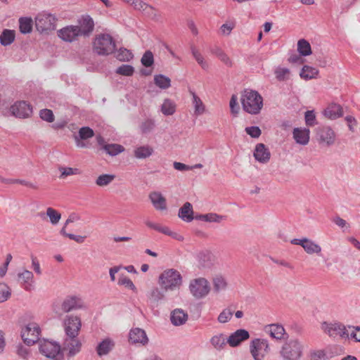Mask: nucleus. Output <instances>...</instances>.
I'll use <instances>...</instances> for the list:
<instances>
[{"label": "nucleus", "instance_id": "27", "mask_svg": "<svg viewBox=\"0 0 360 360\" xmlns=\"http://www.w3.org/2000/svg\"><path fill=\"white\" fill-rule=\"evenodd\" d=\"M149 198L156 210H165L167 209L166 199L160 193L152 192L149 195Z\"/></svg>", "mask_w": 360, "mask_h": 360}, {"label": "nucleus", "instance_id": "17", "mask_svg": "<svg viewBox=\"0 0 360 360\" xmlns=\"http://www.w3.org/2000/svg\"><path fill=\"white\" fill-rule=\"evenodd\" d=\"M324 330L330 337L349 338L345 326L340 323H327L324 326Z\"/></svg>", "mask_w": 360, "mask_h": 360}, {"label": "nucleus", "instance_id": "11", "mask_svg": "<svg viewBox=\"0 0 360 360\" xmlns=\"http://www.w3.org/2000/svg\"><path fill=\"white\" fill-rule=\"evenodd\" d=\"M77 29L81 37H89L94 31L95 22L94 19L89 14L82 15L77 19Z\"/></svg>", "mask_w": 360, "mask_h": 360}, {"label": "nucleus", "instance_id": "13", "mask_svg": "<svg viewBox=\"0 0 360 360\" xmlns=\"http://www.w3.org/2000/svg\"><path fill=\"white\" fill-rule=\"evenodd\" d=\"M11 115L17 118L29 117L32 113V106L26 101H16L10 107Z\"/></svg>", "mask_w": 360, "mask_h": 360}, {"label": "nucleus", "instance_id": "3", "mask_svg": "<svg viewBox=\"0 0 360 360\" xmlns=\"http://www.w3.org/2000/svg\"><path fill=\"white\" fill-rule=\"evenodd\" d=\"M93 51L99 56H108L114 53L115 41L109 34H98L94 39Z\"/></svg>", "mask_w": 360, "mask_h": 360}, {"label": "nucleus", "instance_id": "59", "mask_svg": "<svg viewBox=\"0 0 360 360\" xmlns=\"http://www.w3.org/2000/svg\"><path fill=\"white\" fill-rule=\"evenodd\" d=\"M118 285H124L125 287L132 290H135L136 287L134 285L133 282L130 278H129L127 276L121 275L119 280H118Z\"/></svg>", "mask_w": 360, "mask_h": 360}, {"label": "nucleus", "instance_id": "60", "mask_svg": "<svg viewBox=\"0 0 360 360\" xmlns=\"http://www.w3.org/2000/svg\"><path fill=\"white\" fill-rule=\"evenodd\" d=\"M16 353L23 360H28L30 351L28 348L20 344L17 346Z\"/></svg>", "mask_w": 360, "mask_h": 360}, {"label": "nucleus", "instance_id": "62", "mask_svg": "<svg viewBox=\"0 0 360 360\" xmlns=\"http://www.w3.org/2000/svg\"><path fill=\"white\" fill-rule=\"evenodd\" d=\"M245 130L252 138H258L262 134L261 129L256 126L246 127Z\"/></svg>", "mask_w": 360, "mask_h": 360}, {"label": "nucleus", "instance_id": "44", "mask_svg": "<svg viewBox=\"0 0 360 360\" xmlns=\"http://www.w3.org/2000/svg\"><path fill=\"white\" fill-rule=\"evenodd\" d=\"M175 104L169 99H165L161 106V111L165 115H172L175 112Z\"/></svg>", "mask_w": 360, "mask_h": 360}, {"label": "nucleus", "instance_id": "58", "mask_svg": "<svg viewBox=\"0 0 360 360\" xmlns=\"http://www.w3.org/2000/svg\"><path fill=\"white\" fill-rule=\"evenodd\" d=\"M59 170L61 172V174L60 176V179H63L68 176L77 174L79 173V170L77 168L72 167H59Z\"/></svg>", "mask_w": 360, "mask_h": 360}, {"label": "nucleus", "instance_id": "18", "mask_svg": "<svg viewBox=\"0 0 360 360\" xmlns=\"http://www.w3.org/2000/svg\"><path fill=\"white\" fill-rule=\"evenodd\" d=\"M250 338V334L248 330L245 329H238L234 333H231L227 338L228 344L235 347L238 346L242 342L248 340Z\"/></svg>", "mask_w": 360, "mask_h": 360}, {"label": "nucleus", "instance_id": "4", "mask_svg": "<svg viewBox=\"0 0 360 360\" xmlns=\"http://www.w3.org/2000/svg\"><path fill=\"white\" fill-rule=\"evenodd\" d=\"M84 307V302L81 297L75 295H69L63 300L60 305L53 304V311L58 317H60L63 314Z\"/></svg>", "mask_w": 360, "mask_h": 360}, {"label": "nucleus", "instance_id": "39", "mask_svg": "<svg viewBox=\"0 0 360 360\" xmlns=\"http://www.w3.org/2000/svg\"><path fill=\"white\" fill-rule=\"evenodd\" d=\"M154 83L160 89H166L171 86V80L163 75H157L154 77Z\"/></svg>", "mask_w": 360, "mask_h": 360}, {"label": "nucleus", "instance_id": "1", "mask_svg": "<svg viewBox=\"0 0 360 360\" xmlns=\"http://www.w3.org/2000/svg\"><path fill=\"white\" fill-rule=\"evenodd\" d=\"M304 352L303 342L297 338H291L282 345L278 354L281 360H301Z\"/></svg>", "mask_w": 360, "mask_h": 360}, {"label": "nucleus", "instance_id": "48", "mask_svg": "<svg viewBox=\"0 0 360 360\" xmlns=\"http://www.w3.org/2000/svg\"><path fill=\"white\" fill-rule=\"evenodd\" d=\"M11 295V290L9 286L5 283H0V303L4 302Z\"/></svg>", "mask_w": 360, "mask_h": 360}, {"label": "nucleus", "instance_id": "45", "mask_svg": "<svg viewBox=\"0 0 360 360\" xmlns=\"http://www.w3.org/2000/svg\"><path fill=\"white\" fill-rule=\"evenodd\" d=\"M131 51L125 48H120L116 53L115 58L120 61H129L133 58Z\"/></svg>", "mask_w": 360, "mask_h": 360}, {"label": "nucleus", "instance_id": "30", "mask_svg": "<svg viewBox=\"0 0 360 360\" xmlns=\"http://www.w3.org/2000/svg\"><path fill=\"white\" fill-rule=\"evenodd\" d=\"M154 152L153 148L148 146H141L134 150V156L136 159H146L151 156Z\"/></svg>", "mask_w": 360, "mask_h": 360}, {"label": "nucleus", "instance_id": "43", "mask_svg": "<svg viewBox=\"0 0 360 360\" xmlns=\"http://www.w3.org/2000/svg\"><path fill=\"white\" fill-rule=\"evenodd\" d=\"M142 13L153 20L158 21L160 19V14L150 5L146 4Z\"/></svg>", "mask_w": 360, "mask_h": 360}, {"label": "nucleus", "instance_id": "63", "mask_svg": "<svg viewBox=\"0 0 360 360\" xmlns=\"http://www.w3.org/2000/svg\"><path fill=\"white\" fill-rule=\"evenodd\" d=\"M199 266L200 268H208L210 267L211 262L209 259V255L205 254H200L199 255Z\"/></svg>", "mask_w": 360, "mask_h": 360}, {"label": "nucleus", "instance_id": "21", "mask_svg": "<svg viewBox=\"0 0 360 360\" xmlns=\"http://www.w3.org/2000/svg\"><path fill=\"white\" fill-rule=\"evenodd\" d=\"M254 157L258 162L266 163L270 160L271 153L264 143H258L254 151Z\"/></svg>", "mask_w": 360, "mask_h": 360}, {"label": "nucleus", "instance_id": "14", "mask_svg": "<svg viewBox=\"0 0 360 360\" xmlns=\"http://www.w3.org/2000/svg\"><path fill=\"white\" fill-rule=\"evenodd\" d=\"M79 30L75 25H68L58 31V36L63 41L66 42H73L81 37L79 33Z\"/></svg>", "mask_w": 360, "mask_h": 360}, {"label": "nucleus", "instance_id": "26", "mask_svg": "<svg viewBox=\"0 0 360 360\" xmlns=\"http://www.w3.org/2000/svg\"><path fill=\"white\" fill-rule=\"evenodd\" d=\"M325 117L330 120H335L342 116V108L336 103L330 104L323 111Z\"/></svg>", "mask_w": 360, "mask_h": 360}, {"label": "nucleus", "instance_id": "38", "mask_svg": "<svg viewBox=\"0 0 360 360\" xmlns=\"http://www.w3.org/2000/svg\"><path fill=\"white\" fill-rule=\"evenodd\" d=\"M193 96V104L194 105V113L195 115L203 114L205 110V105L201 99L194 93L191 92Z\"/></svg>", "mask_w": 360, "mask_h": 360}, {"label": "nucleus", "instance_id": "36", "mask_svg": "<svg viewBox=\"0 0 360 360\" xmlns=\"http://www.w3.org/2000/svg\"><path fill=\"white\" fill-rule=\"evenodd\" d=\"M297 51L302 56H308L311 54V45L304 39H300L297 42Z\"/></svg>", "mask_w": 360, "mask_h": 360}, {"label": "nucleus", "instance_id": "28", "mask_svg": "<svg viewBox=\"0 0 360 360\" xmlns=\"http://www.w3.org/2000/svg\"><path fill=\"white\" fill-rule=\"evenodd\" d=\"M211 345L218 351L224 349L228 344V340L223 333H218L210 338Z\"/></svg>", "mask_w": 360, "mask_h": 360}, {"label": "nucleus", "instance_id": "51", "mask_svg": "<svg viewBox=\"0 0 360 360\" xmlns=\"http://www.w3.org/2000/svg\"><path fill=\"white\" fill-rule=\"evenodd\" d=\"M212 53H214L225 65L228 66L232 65L231 59L221 49L217 47L213 49Z\"/></svg>", "mask_w": 360, "mask_h": 360}, {"label": "nucleus", "instance_id": "35", "mask_svg": "<svg viewBox=\"0 0 360 360\" xmlns=\"http://www.w3.org/2000/svg\"><path fill=\"white\" fill-rule=\"evenodd\" d=\"M165 297V295L163 292L159 290L158 288H153L149 292H148V299L150 302L153 306H158L160 301L163 300Z\"/></svg>", "mask_w": 360, "mask_h": 360}, {"label": "nucleus", "instance_id": "64", "mask_svg": "<svg viewBox=\"0 0 360 360\" xmlns=\"http://www.w3.org/2000/svg\"><path fill=\"white\" fill-rule=\"evenodd\" d=\"M275 74L279 81H284L290 74V70L288 68H278Z\"/></svg>", "mask_w": 360, "mask_h": 360}, {"label": "nucleus", "instance_id": "42", "mask_svg": "<svg viewBox=\"0 0 360 360\" xmlns=\"http://www.w3.org/2000/svg\"><path fill=\"white\" fill-rule=\"evenodd\" d=\"M18 277L25 284V289L26 290H30L31 286L30 282H32L33 279V274L30 271L25 270L22 273H19L18 274Z\"/></svg>", "mask_w": 360, "mask_h": 360}, {"label": "nucleus", "instance_id": "25", "mask_svg": "<svg viewBox=\"0 0 360 360\" xmlns=\"http://www.w3.org/2000/svg\"><path fill=\"white\" fill-rule=\"evenodd\" d=\"M188 319V314L181 309H176L171 313L170 320L174 326H181Z\"/></svg>", "mask_w": 360, "mask_h": 360}, {"label": "nucleus", "instance_id": "50", "mask_svg": "<svg viewBox=\"0 0 360 360\" xmlns=\"http://www.w3.org/2000/svg\"><path fill=\"white\" fill-rule=\"evenodd\" d=\"M155 124L154 120L147 119L143 121L140 124V129L142 134H148L154 129Z\"/></svg>", "mask_w": 360, "mask_h": 360}, {"label": "nucleus", "instance_id": "2", "mask_svg": "<svg viewBox=\"0 0 360 360\" xmlns=\"http://www.w3.org/2000/svg\"><path fill=\"white\" fill-rule=\"evenodd\" d=\"M243 109L251 115H257L263 108V98L258 91L246 89L241 92Z\"/></svg>", "mask_w": 360, "mask_h": 360}, {"label": "nucleus", "instance_id": "12", "mask_svg": "<svg viewBox=\"0 0 360 360\" xmlns=\"http://www.w3.org/2000/svg\"><path fill=\"white\" fill-rule=\"evenodd\" d=\"M250 352L255 360H263L269 351L268 341L264 339H255L251 342Z\"/></svg>", "mask_w": 360, "mask_h": 360}, {"label": "nucleus", "instance_id": "47", "mask_svg": "<svg viewBox=\"0 0 360 360\" xmlns=\"http://www.w3.org/2000/svg\"><path fill=\"white\" fill-rule=\"evenodd\" d=\"M115 178L113 174H104L98 176L96 180V185L99 186H106L109 185Z\"/></svg>", "mask_w": 360, "mask_h": 360}, {"label": "nucleus", "instance_id": "8", "mask_svg": "<svg viewBox=\"0 0 360 360\" xmlns=\"http://www.w3.org/2000/svg\"><path fill=\"white\" fill-rule=\"evenodd\" d=\"M41 333L39 325L36 323H28L21 331V337L24 342L30 346L39 340Z\"/></svg>", "mask_w": 360, "mask_h": 360}, {"label": "nucleus", "instance_id": "41", "mask_svg": "<svg viewBox=\"0 0 360 360\" xmlns=\"http://www.w3.org/2000/svg\"><path fill=\"white\" fill-rule=\"evenodd\" d=\"M303 249L309 255H319L321 252V246L309 239L307 240L305 245H303Z\"/></svg>", "mask_w": 360, "mask_h": 360}, {"label": "nucleus", "instance_id": "16", "mask_svg": "<svg viewBox=\"0 0 360 360\" xmlns=\"http://www.w3.org/2000/svg\"><path fill=\"white\" fill-rule=\"evenodd\" d=\"M81 347L82 343L77 338H70L67 336L63 342L61 351L62 352L68 351V356L69 357H72L79 352Z\"/></svg>", "mask_w": 360, "mask_h": 360}, {"label": "nucleus", "instance_id": "33", "mask_svg": "<svg viewBox=\"0 0 360 360\" xmlns=\"http://www.w3.org/2000/svg\"><path fill=\"white\" fill-rule=\"evenodd\" d=\"M33 21L31 18L22 17L19 19V29L22 34H29L32 31Z\"/></svg>", "mask_w": 360, "mask_h": 360}, {"label": "nucleus", "instance_id": "23", "mask_svg": "<svg viewBox=\"0 0 360 360\" xmlns=\"http://www.w3.org/2000/svg\"><path fill=\"white\" fill-rule=\"evenodd\" d=\"M310 131L306 128H295L293 129L292 135L295 142L298 144L305 146L309 141Z\"/></svg>", "mask_w": 360, "mask_h": 360}, {"label": "nucleus", "instance_id": "53", "mask_svg": "<svg viewBox=\"0 0 360 360\" xmlns=\"http://www.w3.org/2000/svg\"><path fill=\"white\" fill-rule=\"evenodd\" d=\"M94 136V131L92 129L89 127H83L79 129V134L76 136L82 139V140H86L92 138Z\"/></svg>", "mask_w": 360, "mask_h": 360}, {"label": "nucleus", "instance_id": "9", "mask_svg": "<svg viewBox=\"0 0 360 360\" xmlns=\"http://www.w3.org/2000/svg\"><path fill=\"white\" fill-rule=\"evenodd\" d=\"M63 327L68 337L77 338L82 327L81 319L77 316L68 315L63 320Z\"/></svg>", "mask_w": 360, "mask_h": 360}, {"label": "nucleus", "instance_id": "15", "mask_svg": "<svg viewBox=\"0 0 360 360\" xmlns=\"http://www.w3.org/2000/svg\"><path fill=\"white\" fill-rule=\"evenodd\" d=\"M316 136L319 143L329 146L335 143V134L329 127H319L316 129Z\"/></svg>", "mask_w": 360, "mask_h": 360}, {"label": "nucleus", "instance_id": "52", "mask_svg": "<svg viewBox=\"0 0 360 360\" xmlns=\"http://www.w3.org/2000/svg\"><path fill=\"white\" fill-rule=\"evenodd\" d=\"M233 314V311L231 309L226 308L219 314L217 321L221 323H227L231 320Z\"/></svg>", "mask_w": 360, "mask_h": 360}, {"label": "nucleus", "instance_id": "29", "mask_svg": "<svg viewBox=\"0 0 360 360\" xmlns=\"http://www.w3.org/2000/svg\"><path fill=\"white\" fill-rule=\"evenodd\" d=\"M178 216L186 222H191L193 219V211L192 205L187 202L179 209Z\"/></svg>", "mask_w": 360, "mask_h": 360}, {"label": "nucleus", "instance_id": "32", "mask_svg": "<svg viewBox=\"0 0 360 360\" xmlns=\"http://www.w3.org/2000/svg\"><path fill=\"white\" fill-rule=\"evenodd\" d=\"M15 38L14 30L5 29L0 35V43L3 46H8L11 44Z\"/></svg>", "mask_w": 360, "mask_h": 360}, {"label": "nucleus", "instance_id": "19", "mask_svg": "<svg viewBox=\"0 0 360 360\" xmlns=\"http://www.w3.org/2000/svg\"><path fill=\"white\" fill-rule=\"evenodd\" d=\"M115 347V341L110 338H106L98 342L96 352L99 356L108 355Z\"/></svg>", "mask_w": 360, "mask_h": 360}, {"label": "nucleus", "instance_id": "24", "mask_svg": "<svg viewBox=\"0 0 360 360\" xmlns=\"http://www.w3.org/2000/svg\"><path fill=\"white\" fill-rule=\"evenodd\" d=\"M265 332L276 340L283 339L285 336L288 337L283 326L279 324H271L266 326Z\"/></svg>", "mask_w": 360, "mask_h": 360}, {"label": "nucleus", "instance_id": "54", "mask_svg": "<svg viewBox=\"0 0 360 360\" xmlns=\"http://www.w3.org/2000/svg\"><path fill=\"white\" fill-rule=\"evenodd\" d=\"M134 72V68L130 65H122L116 70V73L124 76H131Z\"/></svg>", "mask_w": 360, "mask_h": 360}, {"label": "nucleus", "instance_id": "46", "mask_svg": "<svg viewBox=\"0 0 360 360\" xmlns=\"http://www.w3.org/2000/svg\"><path fill=\"white\" fill-rule=\"evenodd\" d=\"M191 51L193 56L196 60L198 63L202 67V68L204 70L207 69L208 68V64L204 60L203 56L193 44L191 45Z\"/></svg>", "mask_w": 360, "mask_h": 360}, {"label": "nucleus", "instance_id": "20", "mask_svg": "<svg viewBox=\"0 0 360 360\" xmlns=\"http://www.w3.org/2000/svg\"><path fill=\"white\" fill-rule=\"evenodd\" d=\"M129 341L134 344L140 343L145 345L148 342L145 330L139 328H132L129 332Z\"/></svg>", "mask_w": 360, "mask_h": 360}, {"label": "nucleus", "instance_id": "56", "mask_svg": "<svg viewBox=\"0 0 360 360\" xmlns=\"http://www.w3.org/2000/svg\"><path fill=\"white\" fill-rule=\"evenodd\" d=\"M60 233L65 237H67L71 240H73L76 241L78 243H82L84 242V240L86 238V236H79V235H75L72 233H68L66 232V230H65V228H62L60 231Z\"/></svg>", "mask_w": 360, "mask_h": 360}, {"label": "nucleus", "instance_id": "10", "mask_svg": "<svg viewBox=\"0 0 360 360\" xmlns=\"http://www.w3.org/2000/svg\"><path fill=\"white\" fill-rule=\"evenodd\" d=\"M189 289L191 294L198 299L205 297L210 290L209 282L204 278H198L191 281Z\"/></svg>", "mask_w": 360, "mask_h": 360}, {"label": "nucleus", "instance_id": "49", "mask_svg": "<svg viewBox=\"0 0 360 360\" xmlns=\"http://www.w3.org/2000/svg\"><path fill=\"white\" fill-rule=\"evenodd\" d=\"M46 215L49 217L51 223L53 225L57 224L61 218V214L52 207L46 209Z\"/></svg>", "mask_w": 360, "mask_h": 360}, {"label": "nucleus", "instance_id": "6", "mask_svg": "<svg viewBox=\"0 0 360 360\" xmlns=\"http://www.w3.org/2000/svg\"><path fill=\"white\" fill-rule=\"evenodd\" d=\"M39 348L40 353L50 360H64L61 347L55 342L39 341Z\"/></svg>", "mask_w": 360, "mask_h": 360}, {"label": "nucleus", "instance_id": "61", "mask_svg": "<svg viewBox=\"0 0 360 360\" xmlns=\"http://www.w3.org/2000/svg\"><path fill=\"white\" fill-rule=\"evenodd\" d=\"M316 116L313 110H307L305 112V122L307 126H314L316 122Z\"/></svg>", "mask_w": 360, "mask_h": 360}, {"label": "nucleus", "instance_id": "57", "mask_svg": "<svg viewBox=\"0 0 360 360\" xmlns=\"http://www.w3.org/2000/svg\"><path fill=\"white\" fill-rule=\"evenodd\" d=\"M39 116L41 120L48 122H53L54 121V115L52 110L49 109H43L39 112Z\"/></svg>", "mask_w": 360, "mask_h": 360}, {"label": "nucleus", "instance_id": "22", "mask_svg": "<svg viewBox=\"0 0 360 360\" xmlns=\"http://www.w3.org/2000/svg\"><path fill=\"white\" fill-rule=\"evenodd\" d=\"M145 224L148 227L153 229L158 232H160L165 235L171 236L172 238H175L179 240H183L182 236H179L176 232H173V231H170L167 226H162L159 224H155L150 221H146L145 222Z\"/></svg>", "mask_w": 360, "mask_h": 360}, {"label": "nucleus", "instance_id": "55", "mask_svg": "<svg viewBox=\"0 0 360 360\" xmlns=\"http://www.w3.org/2000/svg\"><path fill=\"white\" fill-rule=\"evenodd\" d=\"M141 63L143 66L148 68L154 63L153 54L150 51H146L141 58Z\"/></svg>", "mask_w": 360, "mask_h": 360}, {"label": "nucleus", "instance_id": "40", "mask_svg": "<svg viewBox=\"0 0 360 360\" xmlns=\"http://www.w3.org/2000/svg\"><path fill=\"white\" fill-rule=\"evenodd\" d=\"M105 151L111 156H115L124 150V148L120 144H105L103 147Z\"/></svg>", "mask_w": 360, "mask_h": 360}, {"label": "nucleus", "instance_id": "31", "mask_svg": "<svg viewBox=\"0 0 360 360\" xmlns=\"http://www.w3.org/2000/svg\"><path fill=\"white\" fill-rule=\"evenodd\" d=\"M325 354L326 359L333 358L335 356L341 355L344 353L345 350L342 346L334 345L326 347L325 349H321Z\"/></svg>", "mask_w": 360, "mask_h": 360}, {"label": "nucleus", "instance_id": "5", "mask_svg": "<svg viewBox=\"0 0 360 360\" xmlns=\"http://www.w3.org/2000/svg\"><path fill=\"white\" fill-rule=\"evenodd\" d=\"M160 284L166 290H173L181 285L182 278L180 273L173 269L164 271L160 276Z\"/></svg>", "mask_w": 360, "mask_h": 360}, {"label": "nucleus", "instance_id": "34", "mask_svg": "<svg viewBox=\"0 0 360 360\" xmlns=\"http://www.w3.org/2000/svg\"><path fill=\"white\" fill-rule=\"evenodd\" d=\"M318 74L319 70L316 68L309 65H304L300 73V76L301 78L308 80L316 78Z\"/></svg>", "mask_w": 360, "mask_h": 360}, {"label": "nucleus", "instance_id": "7", "mask_svg": "<svg viewBox=\"0 0 360 360\" xmlns=\"http://www.w3.org/2000/svg\"><path fill=\"white\" fill-rule=\"evenodd\" d=\"M56 18L50 13H39L35 18V27L41 33L55 30Z\"/></svg>", "mask_w": 360, "mask_h": 360}, {"label": "nucleus", "instance_id": "37", "mask_svg": "<svg viewBox=\"0 0 360 360\" xmlns=\"http://www.w3.org/2000/svg\"><path fill=\"white\" fill-rule=\"evenodd\" d=\"M214 290L216 292H219L224 290L227 287V282L226 279L221 275H217L212 279Z\"/></svg>", "mask_w": 360, "mask_h": 360}]
</instances>
